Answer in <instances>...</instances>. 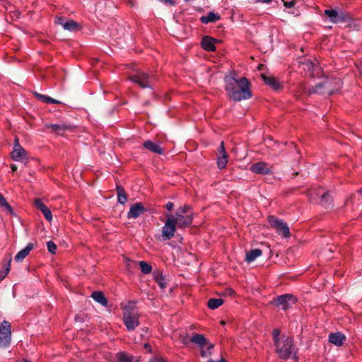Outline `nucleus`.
<instances>
[{
    "mask_svg": "<svg viewBox=\"0 0 362 362\" xmlns=\"http://www.w3.org/2000/svg\"><path fill=\"white\" fill-rule=\"evenodd\" d=\"M225 90L227 95L235 101L247 100L252 97L250 83L245 77L238 78V74L233 72L224 78Z\"/></svg>",
    "mask_w": 362,
    "mask_h": 362,
    "instance_id": "obj_1",
    "label": "nucleus"
},
{
    "mask_svg": "<svg viewBox=\"0 0 362 362\" xmlns=\"http://www.w3.org/2000/svg\"><path fill=\"white\" fill-rule=\"evenodd\" d=\"M276 351L280 358L287 360L295 354V348L292 338L283 335L280 336V330L274 329L272 332Z\"/></svg>",
    "mask_w": 362,
    "mask_h": 362,
    "instance_id": "obj_2",
    "label": "nucleus"
},
{
    "mask_svg": "<svg viewBox=\"0 0 362 362\" xmlns=\"http://www.w3.org/2000/svg\"><path fill=\"white\" fill-rule=\"evenodd\" d=\"M307 195L312 202L319 203L325 207L331 205L332 198L329 192L321 187L310 188L308 190Z\"/></svg>",
    "mask_w": 362,
    "mask_h": 362,
    "instance_id": "obj_3",
    "label": "nucleus"
},
{
    "mask_svg": "<svg viewBox=\"0 0 362 362\" xmlns=\"http://www.w3.org/2000/svg\"><path fill=\"white\" fill-rule=\"evenodd\" d=\"M341 88V83L339 79L326 80L317 84L313 90V93L318 94L332 95Z\"/></svg>",
    "mask_w": 362,
    "mask_h": 362,
    "instance_id": "obj_4",
    "label": "nucleus"
},
{
    "mask_svg": "<svg viewBox=\"0 0 362 362\" xmlns=\"http://www.w3.org/2000/svg\"><path fill=\"white\" fill-rule=\"evenodd\" d=\"M325 15L333 23H350L353 20L350 13L341 9H327L325 11Z\"/></svg>",
    "mask_w": 362,
    "mask_h": 362,
    "instance_id": "obj_5",
    "label": "nucleus"
},
{
    "mask_svg": "<svg viewBox=\"0 0 362 362\" xmlns=\"http://www.w3.org/2000/svg\"><path fill=\"white\" fill-rule=\"evenodd\" d=\"M192 343L201 347L200 354L202 357H207L211 354V350L214 349V344L201 334H194L191 337Z\"/></svg>",
    "mask_w": 362,
    "mask_h": 362,
    "instance_id": "obj_6",
    "label": "nucleus"
},
{
    "mask_svg": "<svg viewBox=\"0 0 362 362\" xmlns=\"http://www.w3.org/2000/svg\"><path fill=\"white\" fill-rule=\"evenodd\" d=\"M268 222L279 235H281L285 238L290 237L291 233L289 227L285 221L274 216H269Z\"/></svg>",
    "mask_w": 362,
    "mask_h": 362,
    "instance_id": "obj_7",
    "label": "nucleus"
},
{
    "mask_svg": "<svg viewBox=\"0 0 362 362\" xmlns=\"http://www.w3.org/2000/svg\"><path fill=\"white\" fill-rule=\"evenodd\" d=\"M139 314L134 312L133 310H131L128 307H125L124 308L123 321L124 325L129 331L134 330L139 326Z\"/></svg>",
    "mask_w": 362,
    "mask_h": 362,
    "instance_id": "obj_8",
    "label": "nucleus"
},
{
    "mask_svg": "<svg viewBox=\"0 0 362 362\" xmlns=\"http://www.w3.org/2000/svg\"><path fill=\"white\" fill-rule=\"evenodd\" d=\"M166 221L162 228V238L164 240H168L173 238L176 232L177 226L174 223V218L170 214H165Z\"/></svg>",
    "mask_w": 362,
    "mask_h": 362,
    "instance_id": "obj_9",
    "label": "nucleus"
},
{
    "mask_svg": "<svg viewBox=\"0 0 362 362\" xmlns=\"http://www.w3.org/2000/svg\"><path fill=\"white\" fill-rule=\"evenodd\" d=\"M11 324L6 320H4L0 325V346L7 347L11 342Z\"/></svg>",
    "mask_w": 362,
    "mask_h": 362,
    "instance_id": "obj_10",
    "label": "nucleus"
},
{
    "mask_svg": "<svg viewBox=\"0 0 362 362\" xmlns=\"http://www.w3.org/2000/svg\"><path fill=\"white\" fill-rule=\"evenodd\" d=\"M129 79L134 83L138 84L141 88H151L153 78L148 74L139 71L129 77Z\"/></svg>",
    "mask_w": 362,
    "mask_h": 362,
    "instance_id": "obj_11",
    "label": "nucleus"
},
{
    "mask_svg": "<svg viewBox=\"0 0 362 362\" xmlns=\"http://www.w3.org/2000/svg\"><path fill=\"white\" fill-rule=\"evenodd\" d=\"M296 302V298L295 296L291 294H284L274 298L272 303L283 310H286L295 304Z\"/></svg>",
    "mask_w": 362,
    "mask_h": 362,
    "instance_id": "obj_12",
    "label": "nucleus"
},
{
    "mask_svg": "<svg viewBox=\"0 0 362 362\" xmlns=\"http://www.w3.org/2000/svg\"><path fill=\"white\" fill-rule=\"evenodd\" d=\"M173 218H174V223L177 228L180 229L189 227L193 221L192 214L182 215L175 213V215H173Z\"/></svg>",
    "mask_w": 362,
    "mask_h": 362,
    "instance_id": "obj_13",
    "label": "nucleus"
},
{
    "mask_svg": "<svg viewBox=\"0 0 362 362\" xmlns=\"http://www.w3.org/2000/svg\"><path fill=\"white\" fill-rule=\"evenodd\" d=\"M11 157L15 161H23L28 160L27 152L21 145L13 147V150L11 153Z\"/></svg>",
    "mask_w": 362,
    "mask_h": 362,
    "instance_id": "obj_14",
    "label": "nucleus"
},
{
    "mask_svg": "<svg viewBox=\"0 0 362 362\" xmlns=\"http://www.w3.org/2000/svg\"><path fill=\"white\" fill-rule=\"evenodd\" d=\"M146 211L143 204L141 202L136 203L131 206L127 214L128 218H136Z\"/></svg>",
    "mask_w": 362,
    "mask_h": 362,
    "instance_id": "obj_15",
    "label": "nucleus"
},
{
    "mask_svg": "<svg viewBox=\"0 0 362 362\" xmlns=\"http://www.w3.org/2000/svg\"><path fill=\"white\" fill-rule=\"evenodd\" d=\"M219 40H218L216 38H214L210 36H204L202 40V47L208 52H214L216 49L215 44L218 42Z\"/></svg>",
    "mask_w": 362,
    "mask_h": 362,
    "instance_id": "obj_16",
    "label": "nucleus"
},
{
    "mask_svg": "<svg viewBox=\"0 0 362 362\" xmlns=\"http://www.w3.org/2000/svg\"><path fill=\"white\" fill-rule=\"evenodd\" d=\"M250 170L255 173L262 175H267L271 172L268 164L264 162H257L252 164Z\"/></svg>",
    "mask_w": 362,
    "mask_h": 362,
    "instance_id": "obj_17",
    "label": "nucleus"
},
{
    "mask_svg": "<svg viewBox=\"0 0 362 362\" xmlns=\"http://www.w3.org/2000/svg\"><path fill=\"white\" fill-rule=\"evenodd\" d=\"M46 127L51 129L52 132L61 136H62L66 131H71L73 129V126L66 124H46Z\"/></svg>",
    "mask_w": 362,
    "mask_h": 362,
    "instance_id": "obj_18",
    "label": "nucleus"
},
{
    "mask_svg": "<svg viewBox=\"0 0 362 362\" xmlns=\"http://www.w3.org/2000/svg\"><path fill=\"white\" fill-rule=\"evenodd\" d=\"M35 205L39 210L41 211V212L43 214L45 218L48 221H52V215L51 211L40 199H35Z\"/></svg>",
    "mask_w": 362,
    "mask_h": 362,
    "instance_id": "obj_19",
    "label": "nucleus"
},
{
    "mask_svg": "<svg viewBox=\"0 0 362 362\" xmlns=\"http://www.w3.org/2000/svg\"><path fill=\"white\" fill-rule=\"evenodd\" d=\"M143 146L152 153L159 155H162L164 153V150L161 146L150 140L144 141Z\"/></svg>",
    "mask_w": 362,
    "mask_h": 362,
    "instance_id": "obj_20",
    "label": "nucleus"
},
{
    "mask_svg": "<svg viewBox=\"0 0 362 362\" xmlns=\"http://www.w3.org/2000/svg\"><path fill=\"white\" fill-rule=\"evenodd\" d=\"M345 339L346 337L344 336V334L339 332L331 333L329 335V341L337 346L343 345Z\"/></svg>",
    "mask_w": 362,
    "mask_h": 362,
    "instance_id": "obj_21",
    "label": "nucleus"
},
{
    "mask_svg": "<svg viewBox=\"0 0 362 362\" xmlns=\"http://www.w3.org/2000/svg\"><path fill=\"white\" fill-rule=\"evenodd\" d=\"M263 81L274 90H278L281 88V83L276 78L272 76H267L265 74H261Z\"/></svg>",
    "mask_w": 362,
    "mask_h": 362,
    "instance_id": "obj_22",
    "label": "nucleus"
},
{
    "mask_svg": "<svg viewBox=\"0 0 362 362\" xmlns=\"http://www.w3.org/2000/svg\"><path fill=\"white\" fill-rule=\"evenodd\" d=\"M33 249V244L31 243H28L24 249L21 250L16 254V255L14 257L15 260L16 262L22 261L28 255V254Z\"/></svg>",
    "mask_w": 362,
    "mask_h": 362,
    "instance_id": "obj_23",
    "label": "nucleus"
},
{
    "mask_svg": "<svg viewBox=\"0 0 362 362\" xmlns=\"http://www.w3.org/2000/svg\"><path fill=\"white\" fill-rule=\"evenodd\" d=\"M220 18L221 17L218 14L214 12H209L206 16H202L200 18V21L202 23L207 24L209 23H214L220 20Z\"/></svg>",
    "mask_w": 362,
    "mask_h": 362,
    "instance_id": "obj_24",
    "label": "nucleus"
},
{
    "mask_svg": "<svg viewBox=\"0 0 362 362\" xmlns=\"http://www.w3.org/2000/svg\"><path fill=\"white\" fill-rule=\"evenodd\" d=\"M34 95L40 101L44 103H52V104H61L62 102L57 100L48 95L38 93L37 92L33 93Z\"/></svg>",
    "mask_w": 362,
    "mask_h": 362,
    "instance_id": "obj_25",
    "label": "nucleus"
},
{
    "mask_svg": "<svg viewBox=\"0 0 362 362\" xmlns=\"http://www.w3.org/2000/svg\"><path fill=\"white\" fill-rule=\"evenodd\" d=\"M91 297L98 303L103 306H107L108 301L103 292L101 291H93L91 294Z\"/></svg>",
    "mask_w": 362,
    "mask_h": 362,
    "instance_id": "obj_26",
    "label": "nucleus"
},
{
    "mask_svg": "<svg viewBox=\"0 0 362 362\" xmlns=\"http://www.w3.org/2000/svg\"><path fill=\"white\" fill-rule=\"evenodd\" d=\"M262 251L260 249L251 250L246 254L245 261L247 262H253L256 258L261 256Z\"/></svg>",
    "mask_w": 362,
    "mask_h": 362,
    "instance_id": "obj_27",
    "label": "nucleus"
},
{
    "mask_svg": "<svg viewBox=\"0 0 362 362\" xmlns=\"http://www.w3.org/2000/svg\"><path fill=\"white\" fill-rule=\"evenodd\" d=\"M153 277L155 281L157 282V284L161 288H165L166 287L167 283L165 281V278L161 272H160L159 271L154 272Z\"/></svg>",
    "mask_w": 362,
    "mask_h": 362,
    "instance_id": "obj_28",
    "label": "nucleus"
},
{
    "mask_svg": "<svg viewBox=\"0 0 362 362\" xmlns=\"http://www.w3.org/2000/svg\"><path fill=\"white\" fill-rule=\"evenodd\" d=\"M117 199L118 202L122 204H124L127 201V197L126 195L125 190L123 187L120 186L117 187Z\"/></svg>",
    "mask_w": 362,
    "mask_h": 362,
    "instance_id": "obj_29",
    "label": "nucleus"
},
{
    "mask_svg": "<svg viewBox=\"0 0 362 362\" xmlns=\"http://www.w3.org/2000/svg\"><path fill=\"white\" fill-rule=\"evenodd\" d=\"M223 303V300L221 298H211L208 301V307L211 309H216Z\"/></svg>",
    "mask_w": 362,
    "mask_h": 362,
    "instance_id": "obj_30",
    "label": "nucleus"
},
{
    "mask_svg": "<svg viewBox=\"0 0 362 362\" xmlns=\"http://www.w3.org/2000/svg\"><path fill=\"white\" fill-rule=\"evenodd\" d=\"M78 27H79V25L76 21H72V20L67 21L64 23V24H63V28L65 30H68L70 31L75 30L78 29Z\"/></svg>",
    "mask_w": 362,
    "mask_h": 362,
    "instance_id": "obj_31",
    "label": "nucleus"
},
{
    "mask_svg": "<svg viewBox=\"0 0 362 362\" xmlns=\"http://www.w3.org/2000/svg\"><path fill=\"white\" fill-rule=\"evenodd\" d=\"M139 264L141 270L144 274H148L152 272V267L146 262L141 261V262H139Z\"/></svg>",
    "mask_w": 362,
    "mask_h": 362,
    "instance_id": "obj_32",
    "label": "nucleus"
},
{
    "mask_svg": "<svg viewBox=\"0 0 362 362\" xmlns=\"http://www.w3.org/2000/svg\"><path fill=\"white\" fill-rule=\"evenodd\" d=\"M228 163V155H223V156H218V167L220 169H223L226 166V164Z\"/></svg>",
    "mask_w": 362,
    "mask_h": 362,
    "instance_id": "obj_33",
    "label": "nucleus"
},
{
    "mask_svg": "<svg viewBox=\"0 0 362 362\" xmlns=\"http://www.w3.org/2000/svg\"><path fill=\"white\" fill-rule=\"evenodd\" d=\"M117 357L120 362H132L133 360L132 356L127 355L124 352L118 353Z\"/></svg>",
    "mask_w": 362,
    "mask_h": 362,
    "instance_id": "obj_34",
    "label": "nucleus"
},
{
    "mask_svg": "<svg viewBox=\"0 0 362 362\" xmlns=\"http://www.w3.org/2000/svg\"><path fill=\"white\" fill-rule=\"evenodd\" d=\"M175 213L182 215L192 214L191 211V208L189 205H184L182 206H180L179 209H177Z\"/></svg>",
    "mask_w": 362,
    "mask_h": 362,
    "instance_id": "obj_35",
    "label": "nucleus"
},
{
    "mask_svg": "<svg viewBox=\"0 0 362 362\" xmlns=\"http://www.w3.org/2000/svg\"><path fill=\"white\" fill-rule=\"evenodd\" d=\"M11 258L9 259L8 262L4 270L0 272V279L3 280L8 274L10 271V265H11Z\"/></svg>",
    "mask_w": 362,
    "mask_h": 362,
    "instance_id": "obj_36",
    "label": "nucleus"
},
{
    "mask_svg": "<svg viewBox=\"0 0 362 362\" xmlns=\"http://www.w3.org/2000/svg\"><path fill=\"white\" fill-rule=\"evenodd\" d=\"M0 206L6 207L9 212H12V208L8 204L4 197L0 193Z\"/></svg>",
    "mask_w": 362,
    "mask_h": 362,
    "instance_id": "obj_37",
    "label": "nucleus"
},
{
    "mask_svg": "<svg viewBox=\"0 0 362 362\" xmlns=\"http://www.w3.org/2000/svg\"><path fill=\"white\" fill-rule=\"evenodd\" d=\"M47 247L49 252H51L52 254L56 253L57 245L54 243H53L52 241H48L47 243Z\"/></svg>",
    "mask_w": 362,
    "mask_h": 362,
    "instance_id": "obj_38",
    "label": "nucleus"
},
{
    "mask_svg": "<svg viewBox=\"0 0 362 362\" xmlns=\"http://www.w3.org/2000/svg\"><path fill=\"white\" fill-rule=\"evenodd\" d=\"M182 342L185 345H189L190 343H192L191 337L188 336L187 334L185 335V337H183V338L182 339Z\"/></svg>",
    "mask_w": 362,
    "mask_h": 362,
    "instance_id": "obj_39",
    "label": "nucleus"
},
{
    "mask_svg": "<svg viewBox=\"0 0 362 362\" xmlns=\"http://www.w3.org/2000/svg\"><path fill=\"white\" fill-rule=\"evenodd\" d=\"M218 153H219V156H223V155H228L226 150H225V148H224V144H223V141L221 142V146L218 149Z\"/></svg>",
    "mask_w": 362,
    "mask_h": 362,
    "instance_id": "obj_40",
    "label": "nucleus"
},
{
    "mask_svg": "<svg viewBox=\"0 0 362 362\" xmlns=\"http://www.w3.org/2000/svg\"><path fill=\"white\" fill-rule=\"evenodd\" d=\"M283 1H284V5L286 8H291L295 4V0H291L289 1H286L283 0Z\"/></svg>",
    "mask_w": 362,
    "mask_h": 362,
    "instance_id": "obj_41",
    "label": "nucleus"
},
{
    "mask_svg": "<svg viewBox=\"0 0 362 362\" xmlns=\"http://www.w3.org/2000/svg\"><path fill=\"white\" fill-rule=\"evenodd\" d=\"M149 362H167L163 358L161 357H154L151 358Z\"/></svg>",
    "mask_w": 362,
    "mask_h": 362,
    "instance_id": "obj_42",
    "label": "nucleus"
},
{
    "mask_svg": "<svg viewBox=\"0 0 362 362\" xmlns=\"http://www.w3.org/2000/svg\"><path fill=\"white\" fill-rule=\"evenodd\" d=\"M173 206H174V204L173 202H168L166 205H165V208L168 211H171L173 209Z\"/></svg>",
    "mask_w": 362,
    "mask_h": 362,
    "instance_id": "obj_43",
    "label": "nucleus"
},
{
    "mask_svg": "<svg viewBox=\"0 0 362 362\" xmlns=\"http://www.w3.org/2000/svg\"><path fill=\"white\" fill-rule=\"evenodd\" d=\"M66 21H64V19L62 17H58L56 20V23L57 24L61 25L63 27V24H64Z\"/></svg>",
    "mask_w": 362,
    "mask_h": 362,
    "instance_id": "obj_44",
    "label": "nucleus"
},
{
    "mask_svg": "<svg viewBox=\"0 0 362 362\" xmlns=\"http://www.w3.org/2000/svg\"><path fill=\"white\" fill-rule=\"evenodd\" d=\"M11 169L13 172H15L17 170V166L15 164H11Z\"/></svg>",
    "mask_w": 362,
    "mask_h": 362,
    "instance_id": "obj_45",
    "label": "nucleus"
},
{
    "mask_svg": "<svg viewBox=\"0 0 362 362\" xmlns=\"http://www.w3.org/2000/svg\"><path fill=\"white\" fill-rule=\"evenodd\" d=\"M18 145H20L19 144V140H18V138H15V140H14V147H16Z\"/></svg>",
    "mask_w": 362,
    "mask_h": 362,
    "instance_id": "obj_46",
    "label": "nucleus"
},
{
    "mask_svg": "<svg viewBox=\"0 0 362 362\" xmlns=\"http://www.w3.org/2000/svg\"><path fill=\"white\" fill-rule=\"evenodd\" d=\"M207 362H227L226 360H225L224 358H221V360H219L218 361H214L213 360H209Z\"/></svg>",
    "mask_w": 362,
    "mask_h": 362,
    "instance_id": "obj_47",
    "label": "nucleus"
},
{
    "mask_svg": "<svg viewBox=\"0 0 362 362\" xmlns=\"http://www.w3.org/2000/svg\"><path fill=\"white\" fill-rule=\"evenodd\" d=\"M262 1L264 3H269L272 1V0H262Z\"/></svg>",
    "mask_w": 362,
    "mask_h": 362,
    "instance_id": "obj_48",
    "label": "nucleus"
},
{
    "mask_svg": "<svg viewBox=\"0 0 362 362\" xmlns=\"http://www.w3.org/2000/svg\"><path fill=\"white\" fill-rule=\"evenodd\" d=\"M144 346H145V348H146V349H149V348H150V345H149V344H146L144 345Z\"/></svg>",
    "mask_w": 362,
    "mask_h": 362,
    "instance_id": "obj_49",
    "label": "nucleus"
},
{
    "mask_svg": "<svg viewBox=\"0 0 362 362\" xmlns=\"http://www.w3.org/2000/svg\"><path fill=\"white\" fill-rule=\"evenodd\" d=\"M228 292H229V293H230V294H233V291L231 289H230V290L228 291Z\"/></svg>",
    "mask_w": 362,
    "mask_h": 362,
    "instance_id": "obj_50",
    "label": "nucleus"
},
{
    "mask_svg": "<svg viewBox=\"0 0 362 362\" xmlns=\"http://www.w3.org/2000/svg\"><path fill=\"white\" fill-rule=\"evenodd\" d=\"M360 193H361V194L362 196V189L360 190Z\"/></svg>",
    "mask_w": 362,
    "mask_h": 362,
    "instance_id": "obj_51",
    "label": "nucleus"
},
{
    "mask_svg": "<svg viewBox=\"0 0 362 362\" xmlns=\"http://www.w3.org/2000/svg\"><path fill=\"white\" fill-rule=\"evenodd\" d=\"M361 75L362 76V70L360 71Z\"/></svg>",
    "mask_w": 362,
    "mask_h": 362,
    "instance_id": "obj_52",
    "label": "nucleus"
}]
</instances>
